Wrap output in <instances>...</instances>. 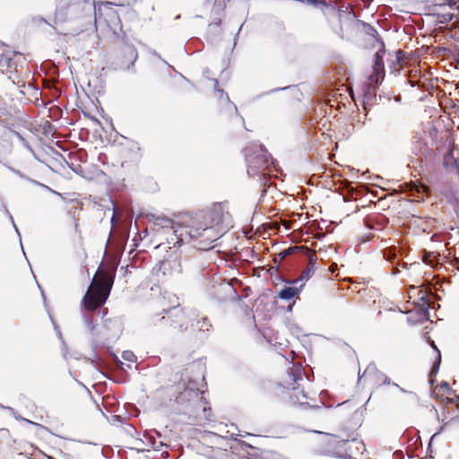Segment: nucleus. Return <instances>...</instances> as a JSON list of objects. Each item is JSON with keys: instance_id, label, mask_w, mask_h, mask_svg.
Wrapping results in <instances>:
<instances>
[{"instance_id": "f257e3e1", "label": "nucleus", "mask_w": 459, "mask_h": 459, "mask_svg": "<svg viewBox=\"0 0 459 459\" xmlns=\"http://www.w3.org/2000/svg\"><path fill=\"white\" fill-rule=\"evenodd\" d=\"M113 283L112 278L107 273L98 270L84 299V307L89 310H94L107 300Z\"/></svg>"}, {"instance_id": "f03ea898", "label": "nucleus", "mask_w": 459, "mask_h": 459, "mask_svg": "<svg viewBox=\"0 0 459 459\" xmlns=\"http://www.w3.org/2000/svg\"><path fill=\"white\" fill-rule=\"evenodd\" d=\"M303 285H304L303 280L299 279L294 281V286L286 287L282 290H281V292L279 293V297L281 299H286V300L293 299L299 295Z\"/></svg>"}, {"instance_id": "7ed1b4c3", "label": "nucleus", "mask_w": 459, "mask_h": 459, "mask_svg": "<svg viewBox=\"0 0 459 459\" xmlns=\"http://www.w3.org/2000/svg\"><path fill=\"white\" fill-rule=\"evenodd\" d=\"M374 70L376 74L371 75L369 77V80L371 81L372 83H378L383 80L384 77V65L382 56L380 55L379 52L376 54Z\"/></svg>"}, {"instance_id": "20e7f679", "label": "nucleus", "mask_w": 459, "mask_h": 459, "mask_svg": "<svg viewBox=\"0 0 459 459\" xmlns=\"http://www.w3.org/2000/svg\"><path fill=\"white\" fill-rule=\"evenodd\" d=\"M204 230L218 226L222 221V213L220 211L209 212L204 216Z\"/></svg>"}, {"instance_id": "39448f33", "label": "nucleus", "mask_w": 459, "mask_h": 459, "mask_svg": "<svg viewBox=\"0 0 459 459\" xmlns=\"http://www.w3.org/2000/svg\"><path fill=\"white\" fill-rule=\"evenodd\" d=\"M122 358L128 361H134L135 359L134 354L130 351H125L122 353Z\"/></svg>"}, {"instance_id": "423d86ee", "label": "nucleus", "mask_w": 459, "mask_h": 459, "mask_svg": "<svg viewBox=\"0 0 459 459\" xmlns=\"http://www.w3.org/2000/svg\"><path fill=\"white\" fill-rule=\"evenodd\" d=\"M188 233H189L191 238H198V237L201 236V232H200V229L199 228H196V229L192 228L189 230Z\"/></svg>"}, {"instance_id": "0eeeda50", "label": "nucleus", "mask_w": 459, "mask_h": 459, "mask_svg": "<svg viewBox=\"0 0 459 459\" xmlns=\"http://www.w3.org/2000/svg\"><path fill=\"white\" fill-rule=\"evenodd\" d=\"M375 371H376L375 366H369L365 370L363 377L369 376V375L373 374Z\"/></svg>"}, {"instance_id": "6e6552de", "label": "nucleus", "mask_w": 459, "mask_h": 459, "mask_svg": "<svg viewBox=\"0 0 459 459\" xmlns=\"http://www.w3.org/2000/svg\"><path fill=\"white\" fill-rule=\"evenodd\" d=\"M440 359H441L440 352H439V351H437V365H435V366L433 367L432 373H435V372L437 371V366H438V364H439V362H440Z\"/></svg>"}, {"instance_id": "1a4fd4ad", "label": "nucleus", "mask_w": 459, "mask_h": 459, "mask_svg": "<svg viewBox=\"0 0 459 459\" xmlns=\"http://www.w3.org/2000/svg\"><path fill=\"white\" fill-rule=\"evenodd\" d=\"M416 189H417V192H418L419 194H420V193H424V192H426V191L428 190L427 186H423V185H420V186H417V188H416Z\"/></svg>"}, {"instance_id": "9d476101", "label": "nucleus", "mask_w": 459, "mask_h": 459, "mask_svg": "<svg viewBox=\"0 0 459 459\" xmlns=\"http://www.w3.org/2000/svg\"><path fill=\"white\" fill-rule=\"evenodd\" d=\"M291 252V248H289L285 251H283L282 253H281V255H282V257L288 255Z\"/></svg>"}, {"instance_id": "9b49d317", "label": "nucleus", "mask_w": 459, "mask_h": 459, "mask_svg": "<svg viewBox=\"0 0 459 459\" xmlns=\"http://www.w3.org/2000/svg\"><path fill=\"white\" fill-rule=\"evenodd\" d=\"M431 346H433L435 349H437L433 342H431Z\"/></svg>"}]
</instances>
